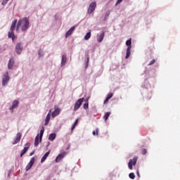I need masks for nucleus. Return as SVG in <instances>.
Returning <instances> with one entry per match:
<instances>
[{
    "mask_svg": "<svg viewBox=\"0 0 180 180\" xmlns=\"http://www.w3.org/2000/svg\"><path fill=\"white\" fill-rule=\"evenodd\" d=\"M18 24H20V26L21 27V32H27V30L29 29V25H30L29 18L24 17L20 19L18 21Z\"/></svg>",
    "mask_w": 180,
    "mask_h": 180,
    "instance_id": "nucleus-1",
    "label": "nucleus"
},
{
    "mask_svg": "<svg viewBox=\"0 0 180 180\" xmlns=\"http://www.w3.org/2000/svg\"><path fill=\"white\" fill-rule=\"evenodd\" d=\"M18 23V20H14L10 27V31L8 32V39H11L13 41H15L16 39V35H15V29H16V24Z\"/></svg>",
    "mask_w": 180,
    "mask_h": 180,
    "instance_id": "nucleus-2",
    "label": "nucleus"
},
{
    "mask_svg": "<svg viewBox=\"0 0 180 180\" xmlns=\"http://www.w3.org/2000/svg\"><path fill=\"white\" fill-rule=\"evenodd\" d=\"M43 134H44V127H42L41 129L40 130V133L38 134L35 137L34 143V147H37V146H39V143H41V140H43Z\"/></svg>",
    "mask_w": 180,
    "mask_h": 180,
    "instance_id": "nucleus-3",
    "label": "nucleus"
},
{
    "mask_svg": "<svg viewBox=\"0 0 180 180\" xmlns=\"http://www.w3.org/2000/svg\"><path fill=\"white\" fill-rule=\"evenodd\" d=\"M11 80V77L9 76V72H6L2 77L1 84L2 86H6Z\"/></svg>",
    "mask_w": 180,
    "mask_h": 180,
    "instance_id": "nucleus-4",
    "label": "nucleus"
},
{
    "mask_svg": "<svg viewBox=\"0 0 180 180\" xmlns=\"http://www.w3.org/2000/svg\"><path fill=\"white\" fill-rule=\"evenodd\" d=\"M126 45L128 46L127 49V54L125 58H129L131 54V38L126 41Z\"/></svg>",
    "mask_w": 180,
    "mask_h": 180,
    "instance_id": "nucleus-5",
    "label": "nucleus"
},
{
    "mask_svg": "<svg viewBox=\"0 0 180 180\" xmlns=\"http://www.w3.org/2000/svg\"><path fill=\"white\" fill-rule=\"evenodd\" d=\"M15 51L18 56L22 54V52L23 51V44H22V42H18L16 44Z\"/></svg>",
    "mask_w": 180,
    "mask_h": 180,
    "instance_id": "nucleus-6",
    "label": "nucleus"
},
{
    "mask_svg": "<svg viewBox=\"0 0 180 180\" xmlns=\"http://www.w3.org/2000/svg\"><path fill=\"white\" fill-rule=\"evenodd\" d=\"M82 102H84V98H79L75 103L74 112H77L79 108H81V105H82Z\"/></svg>",
    "mask_w": 180,
    "mask_h": 180,
    "instance_id": "nucleus-7",
    "label": "nucleus"
},
{
    "mask_svg": "<svg viewBox=\"0 0 180 180\" xmlns=\"http://www.w3.org/2000/svg\"><path fill=\"white\" fill-rule=\"evenodd\" d=\"M95 8H96V2H92L91 4H89V8L87 10V13L89 15H91L94 13L95 11Z\"/></svg>",
    "mask_w": 180,
    "mask_h": 180,
    "instance_id": "nucleus-8",
    "label": "nucleus"
},
{
    "mask_svg": "<svg viewBox=\"0 0 180 180\" xmlns=\"http://www.w3.org/2000/svg\"><path fill=\"white\" fill-rule=\"evenodd\" d=\"M137 164V157H134L133 159H131L128 163V167L129 169L133 170V166H136Z\"/></svg>",
    "mask_w": 180,
    "mask_h": 180,
    "instance_id": "nucleus-9",
    "label": "nucleus"
},
{
    "mask_svg": "<svg viewBox=\"0 0 180 180\" xmlns=\"http://www.w3.org/2000/svg\"><path fill=\"white\" fill-rule=\"evenodd\" d=\"M30 147V143L29 142H27L25 144V147H24L23 150L21 151L20 156L23 157V155H25V154H26V153H27V150H29Z\"/></svg>",
    "mask_w": 180,
    "mask_h": 180,
    "instance_id": "nucleus-10",
    "label": "nucleus"
},
{
    "mask_svg": "<svg viewBox=\"0 0 180 180\" xmlns=\"http://www.w3.org/2000/svg\"><path fill=\"white\" fill-rule=\"evenodd\" d=\"M65 155H67V152H63L61 153H60L56 158L55 162H60V161H61V160H63V158H64V157H65Z\"/></svg>",
    "mask_w": 180,
    "mask_h": 180,
    "instance_id": "nucleus-11",
    "label": "nucleus"
},
{
    "mask_svg": "<svg viewBox=\"0 0 180 180\" xmlns=\"http://www.w3.org/2000/svg\"><path fill=\"white\" fill-rule=\"evenodd\" d=\"M34 157L32 158L29 163L25 167L26 171H29L34 165Z\"/></svg>",
    "mask_w": 180,
    "mask_h": 180,
    "instance_id": "nucleus-12",
    "label": "nucleus"
},
{
    "mask_svg": "<svg viewBox=\"0 0 180 180\" xmlns=\"http://www.w3.org/2000/svg\"><path fill=\"white\" fill-rule=\"evenodd\" d=\"M22 137V134H20V132H18L14 139V141H13L12 144L13 146H15V144H18V143H19V141H20V139Z\"/></svg>",
    "mask_w": 180,
    "mask_h": 180,
    "instance_id": "nucleus-13",
    "label": "nucleus"
},
{
    "mask_svg": "<svg viewBox=\"0 0 180 180\" xmlns=\"http://www.w3.org/2000/svg\"><path fill=\"white\" fill-rule=\"evenodd\" d=\"M50 119H51V110H49V113L46 115L45 119L44 126H48L49 123H50Z\"/></svg>",
    "mask_w": 180,
    "mask_h": 180,
    "instance_id": "nucleus-14",
    "label": "nucleus"
},
{
    "mask_svg": "<svg viewBox=\"0 0 180 180\" xmlns=\"http://www.w3.org/2000/svg\"><path fill=\"white\" fill-rule=\"evenodd\" d=\"M14 65H15V60L13 59V58H11L8 60V68L9 70H12Z\"/></svg>",
    "mask_w": 180,
    "mask_h": 180,
    "instance_id": "nucleus-15",
    "label": "nucleus"
},
{
    "mask_svg": "<svg viewBox=\"0 0 180 180\" xmlns=\"http://www.w3.org/2000/svg\"><path fill=\"white\" fill-rule=\"evenodd\" d=\"M67 64V55H63L61 58L60 67H64Z\"/></svg>",
    "mask_w": 180,
    "mask_h": 180,
    "instance_id": "nucleus-16",
    "label": "nucleus"
},
{
    "mask_svg": "<svg viewBox=\"0 0 180 180\" xmlns=\"http://www.w3.org/2000/svg\"><path fill=\"white\" fill-rule=\"evenodd\" d=\"M51 115L52 117H56V116H58V115H60V108H55L54 111H53L52 113L51 112Z\"/></svg>",
    "mask_w": 180,
    "mask_h": 180,
    "instance_id": "nucleus-17",
    "label": "nucleus"
},
{
    "mask_svg": "<svg viewBox=\"0 0 180 180\" xmlns=\"http://www.w3.org/2000/svg\"><path fill=\"white\" fill-rule=\"evenodd\" d=\"M18 105H19V101L15 100L14 101H13L12 106L10 107V110H13V109H15V108H18Z\"/></svg>",
    "mask_w": 180,
    "mask_h": 180,
    "instance_id": "nucleus-18",
    "label": "nucleus"
},
{
    "mask_svg": "<svg viewBox=\"0 0 180 180\" xmlns=\"http://www.w3.org/2000/svg\"><path fill=\"white\" fill-rule=\"evenodd\" d=\"M103 37H105V32H101L97 39L98 43H102L103 41Z\"/></svg>",
    "mask_w": 180,
    "mask_h": 180,
    "instance_id": "nucleus-19",
    "label": "nucleus"
},
{
    "mask_svg": "<svg viewBox=\"0 0 180 180\" xmlns=\"http://www.w3.org/2000/svg\"><path fill=\"white\" fill-rule=\"evenodd\" d=\"M75 30V26L72 27L65 34V37H68L72 34V32Z\"/></svg>",
    "mask_w": 180,
    "mask_h": 180,
    "instance_id": "nucleus-20",
    "label": "nucleus"
},
{
    "mask_svg": "<svg viewBox=\"0 0 180 180\" xmlns=\"http://www.w3.org/2000/svg\"><path fill=\"white\" fill-rule=\"evenodd\" d=\"M56 137H57V134L51 133L49 136V140H50V141H54V140H56Z\"/></svg>",
    "mask_w": 180,
    "mask_h": 180,
    "instance_id": "nucleus-21",
    "label": "nucleus"
},
{
    "mask_svg": "<svg viewBox=\"0 0 180 180\" xmlns=\"http://www.w3.org/2000/svg\"><path fill=\"white\" fill-rule=\"evenodd\" d=\"M112 96H113L112 93H110L108 94L106 98L104 101V105H106V103H108V102H109V99L112 98Z\"/></svg>",
    "mask_w": 180,
    "mask_h": 180,
    "instance_id": "nucleus-22",
    "label": "nucleus"
},
{
    "mask_svg": "<svg viewBox=\"0 0 180 180\" xmlns=\"http://www.w3.org/2000/svg\"><path fill=\"white\" fill-rule=\"evenodd\" d=\"M49 155H50V150H49L44 155V157H42L41 159V162L43 163L45 160H47V157H49Z\"/></svg>",
    "mask_w": 180,
    "mask_h": 180,
    "instance_id": "nucleus-23",
    "label": "nucleus"
},
{
    "mask_svg": "<svg viewBox=\"0 0 180 180\" xmlns=\"http://www.w3.org/2000/svg\"><path fill=\"white\" fill-rule=\"evenodd\" d=\"M89 106V103H88V98H86L85 100V103L83 105V109L86 110V109H88Z\"/></svg>",
    "mask_w": 180,
    "mask_h": 180,
    "instance_id": "nucleus-24",
    "label": "nucleus"
},
{
    "mask_svg": "<svg viewBox=\"0 0 180 180\" xmlns=\"http://www.w3.org/2000/svg\"><path fill=\"white\" fill-rule=\"evenodd\" d=\"M109 116H110V112H108L104 115L103 119H104L105 122H106V120H108V119H109Z\"/></svg>",
    "mask_w": 180,
    "mask_h": 180,
    "instance_id": "nucleus-25",
    "label": "nucleus"
},
{
    "mask_svg": "<svg viewBox=\"0 0 180 180\" xmlns=\"http://www.w3.org/2000/svg\"><path fill=\"white\" fill-rule=\"evenodd\" d=\"M91 39V32H87L84 36V40H89Z\"/></svg>",
    "mask_w": 180,
    "mask_h": 180,
    "instance_id": "nucleus-26",
    "label": "nucleus"
},
{
    "mask_svg": "<svg viewBox=\"0 0 180 180\" xmlns=\"http://www.w3.org/2000/svg\"><path fill=\"white\" fill-rule=\"evenodd\" d=\"M77 123H78V119H77L75 122L72 124L71 130H74V129H75V126H77Z\"/></svg>",
    "mask_w": 180,
    "mask_h": 180,
    "instance_id": "nucleus-27",
    "label": "nucleus"
},
{
    "mask_svg": "<svg viewBox=\"0 0 180 180\" xmlns=\"http://www.w3.org/2000/svg\"><path fill=\"white\" fill-rule=\"evenodd\" d=\"M129 176L132 180L136 179V175L133 172L129 173Z\"/></svg>",
    "mask_w": 180,
    "mask_h": 180,
    "instance_id": "nucleus-28",
    "label": "nucleus"
},
{
    "mask_svg": "<svg viewBox=\"0 0 180 180\" xmlns=\"http://www.w3.org/2000/svg\"><path fill=\"white\" fill-rule=\"evenodd\" d=\"M109 15H110V11H107L104 16V20H106L108 19V18H109Z\"/></svg>",
    "mask_w": 180,
    "mask_h": 180,
    "instance_id": "nucleus-29",
    "label": "nucleus"
},
{
    "mask_svg": "<svg viewBox=\"0 0 180 180\" xmlns=\"http://www.w3.org/2000/svg\"><path fill=\"white\" fill-rule=\"evenodd\" d=\"M38 56H39V58H40L41 57H43L44 54H43V51H41V49H39L38 51Z\"/></svg>",
    "mask_w": 180,
    "mask_h": 180,
    "instance_id": "nucleus-30",
    "label": "nucleus"
},
{
    "mask_svg": "<svg viewBox=\"0 0 180 180\" xmlns=\"http://www.w3.org/2000/svg\"><path fill=\"white\" fill-rule=\"evenodd\" d=\"M20 27V24L17 21V23H16V25H15V28L16 32H18V30H19Z\"/></svg>",
    "mask_w": 180,
    "mask_h": 180,
    "instance_id": "nucleus-31",
    "label": "nucleus"
},
{
    "mask_svg": "<svg viewBox=\"0 0 180 180\" xmlns=\"http://www.w3.org/2000/svg\"><path fill=\"white\" fill-rule=\"evenodd\" d=\"M86 68L88 67L89 64V56L87 55V58H86Z\"/></svg>",
    "mask_w": 180,
    "mask_h": 180,
    "instance_id": "nucleus-32",
    "label": "nucleus"
},
{
    "mask_svg": "<svg viewBox=\"0 0 180 180\" xmlns=\"http://www.w3.org/2000/svg\"><path fill=\"white\" fill-rule=\"evenodd\" d=\"M9 2V0H3L1 5L5 6Z\"/></svg>",
    "mask_w": 180,
    "mask_h": 180,
    "instance_id": "nucleus-33",
    "label": "nucleus"
},
{
    "mask_svg": "<svg viewBox=\"0 0 180 180\" xmlns=\"http://www.w3.org/2000/svg\"><path fill=\"white\" fill-rule=\"evenodd\" d=\"M155 63V60L153 59V60H152L149 63L148 65H153V64H154Z\"/></svg>",
    "mask_w": 180,
    "mask_h": 180,
    "instance_id": "nucleus-34",
    "label": "nucleus"
},
{
    "mask_svg": "<svg viewBox=\"0 0 180 180\" xmlns=\"http://www.w3.org/2000/svg\"><path fill=\"white\" fill-rule=\"evenodd\" d=\"M146 153H147V150H146V149H145V148H143V149L142 150V151H141L142 155H146Z\"/></svg>",
    "mask_w": 180,
    "mask_h": 180,
    "instance_id": "nucleus-35",
    "label": "nucleus"
},
{
    "mask_svg": "<svg viewBox=\"0 0 180 180\" xmlns=\"http://www.w3.org/2000/svg\"><path fill=\"white\" fill-rule=\"evenodd\" d=\"M123 1V0H117L116 5H117L118 4H120Z\"/></svg>",
    "mask_w": 180,
    "mask_h": 180,
    "instance_id": "nucleus-36",
    "label": "nucleus"
},
{
    "mask_svg": "<svg viewBox=\"0 0 180 180\" xmlns=\"http://www.w3.org/2000/svg\"><path fill=\"white\" fill-rule=\"evenodd\" d=\"M34 154V151H32L30 153V156L32 157V155H33Z\"/></svg>",
    "mask_w": 180,
    "mask_h": 180,
    "instance_id": "nucleus-37",
    "label": "nucleus"
},
{
    "mask_svg": "<svg viewBox=\"0 0 180 180\" xmlns=\"http://www.w3.org/2000/svg\"><path fill=\"white\" fill-rule=\"evenodd\" d=\"M136 174H137L138 176L140 178V172H139V170H137Z\"/></svg>",
    "mask_w": 180,
    "mask_h": 180,
    "instance_id": "nucleus-38",
    "label": "nucleus"
},
{
    "mask_svg": "<svg viewBox=\"0 0 180 180\" xmlns=\"http://www.w3.org/2000/svg\"><path fill=\"white\" fill-rule=\"evenodd\" d=\"M92 134H93V136H95V134H96V132H95V131H93Z\"/></svg>",
    "mask_w": 180,
    "mask_h": 180,
    "instance_id": "nucleus-39",
    "label": "nucleus"
},
{
    "mask_svg": "<svg viewBox=\"0 0 180 180\" xmlns=\"http://www.w3.org/2000/svg\"><path fill=\"white\" fill-rule=\"evenodd\" d=\"M49 146H50V142H48L47 146L49 147Z\"/></svg>",
    "mask_w": 180,
    "mask_h": 180,
    "instance_id": "nucleus-40",
    "label": "nucleus"
},
{
    "mask_svg": "<svg viewBox=\"0 0 180 180\" xmlns=\"http://www.w3.org/2000/svg\"><path fill=\"white\" fill-rule=\"evenodd\" d=\"M9 174H11V170L8 172V176H9Z\"/></svg>",
    "mask_w": 180,
    "mask_h": 180,
    "instance_id": "nucleus-41",
    "label": "nucleus"
}]
</instances>
